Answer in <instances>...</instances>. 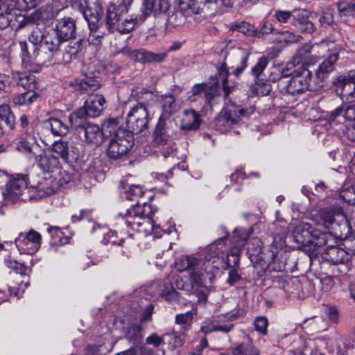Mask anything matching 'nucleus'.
Masks as SVG:
<instances>
[{
    "instance_id": "a878e982",
    "label": "nucleus",
    "mask_w": 355,
    "mask_h": 355,
    "mask_svg": "<svg viewBox=\"0 0 355 355\" xmlns=\"http://www.w3.org/2000/svg\"><path fill=\"white\" fill-rule=\"evenodd\" d=\"M29 189L32 191L35 190L37 195L40 197H44L53 193L56 189L55 184L51 179L44 178L35 186H31Z\"/></svg>"
},
{
    "instance_id": "774afa93",
    "label": "nucleus",
    "mask_w": 355,
    "mask_h": 355,
    "mask_svg": "<svg viewBox=\"0 0 355 355\" xmlns=\"http://www.w3.org/2000/svg\"><path fill=\"white\" fill-rule=\"evenodd\" d=\"M326 314L327 315L329 320L334 322H336L338 319V310L333 306H327L326 308Z\"/></svg>"
},
{
    "instance_id": "09e8293b",
    "label": "nucleus",
    "mask_w": 355,
    "mask_h": 355,
    "mask_svg": "<svg viewBox=\"0 0 355 355\" xmlns=\"http://www.w3.org/2000/svg\"><path fill=\"white\" fill-rule=\"evenodd\" d=\"M241 248H236V246L233 248L227 255V265L230 268H235L239 266V252Z\"/></svg>"
},
{
    "instance_id": "58836bf2",
    "label": "nucleus",
    "mask_w": 355,
    "mask_h": 355,
    "mask_svg": "<svg viewBox=\"0 0 355 355\" xmlns=\"http://www.w3.org/2000/svg\"><path fill=\"white\" fill-rule=\"evenodd\" d=\"M83 15L92 32L96 33L101 28V26H99V18L97 13L93 12L90 9H87L84 11Z\"/></svg>"
},
{
    "instance_id": "6e6552de",
    "label": "nucleus",
    "mask_w": 355,
    "mask_h": 355,
    "mask_svg": "<svg viewBox=\"0 0 355 355\" xmlns=\"http://www.w3.org/2000/svg\"><path fill=\"white\" fill-rule=\"evenodd\" d=\"M133 146V137L126 130H119L117 137H112L109 143L107 155L112 159H119L125 155Z\"/></svg>"
},
{
    "instance_id": "338daca9",
    "label": "nucleus",
    "mask_w": 355,
    "mask_h": 355,
    "mask_svg": "<svg viewBox=\"0 0 355 355\" xmlns=\"http://www.w3.org/2000/svg\"><path fill=\"white\" fill-rule=\"evenodd\" d=\"M12 15L0 12V28H7L12 21Z\"/></svg>"
},
{
    "instance_id": "4be33fe9",
    "label": "nucleus",
    "mask_w": 355,
    "mask_h": 355,
    "mask_svg": "<svg viewBox=\"0 0 355 355\" xmlns=\"http://www.w3.org/2000/svg\"><path fill=\"white\" fill-rule=\"evenodd\" d=\"M35 162H37L38 166L44 171L53 172L60 166V163L58 157L55 155H46L44 153L37 154L34 158Z\"/></svg>"
},
{
    "instance_id": "a211bd4d",
    "label": "nucleus",
    "mask_w": 355,
    "mask_h": 355,
    "mask_svg": "<svg viewBox=\"0 0 355 355\" xmlns=\"http://www.w3.org/2000/svg\"><path fill=\"white\" fill-rule=\"evenodd\" d=\"M15 149L27 155L30 159L35 158L40 150L35 138L30 135H22L15 144Z\"/></svg>"
},
{
    "instance_id": "6ab92c4d",
    "label": "nucleus",
    "mask_w": 355,
    "mask_h": 355,
    "mask_svg": "<svg viewBox=\"0 0 355 355\" xmlns=\"http://www.w3.org/2000/svg\"><path fill=\"white\" fill-rule=\"evenodd\" d=\"M309 223L301 222L293 230V234L296 243L302 245H307L312 241V236H315L318 232H314Z\"/></svg>"
},
{
    "instance_id": "5701e85b",
    "label": "nucleus",
    "mask_w": 355,
    "mask_h": 355,
    "mask_svg": "<svg viewBox=\"0 0 355 355\" xmlns=\"http://www.w3.org/2000/svg\"><path fill=\"white\" fill-rule=\"evenodd\" d=\"M12 77L17 85L27 89V91L34 92V89L36 88L35 77L32 74H27L25 72L13 71Z\"/></svg>"
},
{
    "instance_id": "c85d7f7f",
    "label": "nucleus",
    "mask_w": 355,
    "mask_h": 355,
    "mask_svg": "<svg viewBox=\"0 0 355 355\" xmlns=\"http://www.w3.org/2000/svg\"><path fill=\"white\" fill-rule=\"evenodd\" d=\"M231 350L233 355H259L260 353L250 340L232 347Z\"/></svg>"
},
{
    "instance_id": "37998d69",
    "label": "nucleus",
    "mask_w": 355,
    "mask_h": 355,
    "mask_svg": "<svg viewBox=\"0 0 355 355\" xmlns=\"http://www.w3.org/2000/svg\"><path fill=\"white\" fill-rule=\"evenodd\" d=\"M125 338L134 343H139L142 338L141 328L137 325L130 326L127 329Z\"/></svg>"
},
{
    "instance_id": "f8f14e48",
    "label": "nucleus",
    "mask_w": 355,
    "mask_h": 355,
    "mask_svg": "<svg viewBox=\"0 0 355 355\" xmlns=\"http://www.w3.org/2000/svg\"><path fill=\"white\" fill-rule=\"evenodd\" d=\"M41 240V234L31 230L27 233H20L15 239V245L21 252L32 254L40 248Z\"/></svg>"
},
{
    "instance_id": "e2e57ef3",
    "label": "nucleus",
    "mask_w": 355,
    "mask_h": 355,
    "mask_svg": "<svg viewBox=\"0 0 355 355\" xmlns=\"http://www.w3.org/2000/svg\"><path fill=\"white\" fill-rule=\"evenodd\" d=\"M241 275L238 273L237 269L235 268H230V271L228 272V278H227V283L230 285H234L235 283H236L238 281L241 279Z\"/></svg>"
},
{
    "instance_id": "69168bd1",
    "label": "nucleus",
    "mask_w": 355,
    "mask_h": 355,
    "mask_svg": "<svg viewBox=\"0 0 355 355\" xmlns=\"http://www.w3.org/2000/svg\"><path fill=\"white\" fill-rule=\"evenodd\" d=\"M245 178V174L241 169L236 170L230 176L232 182L234 184H240Z\"/></svg>"
},
{
    "instance_id": "20e7f679",
    "label": "nucleus",
    "mask_w": 355,
    "mask_h": 355,
    "mask_svg": "<svg viewBox=\"0 0 355 355\" xmlns=\"http://www.w3.org/2000/svg\"><path fill=\"white\" fill-rule=\"evenodd\" d=\"M249 53L243 49H236L225 58L224 62L218 69V73L221 78L223 92L227 96L232 92V87L228 85L227 75L229 73L227 63L234 69L233 74L238 77L246 68Z\"/></svg>"
},
{
    "instance_id": "f704fd0d",
    "label": "nucleus",
    "mask_w": 355,
    "mask_h": 355,
    "mask_svg": "<svg viewBox=\"0 0 355 355\" xmlns=\"http://www.w3.org/2000/svg\"><path fill=\"white\" fill-rule=\"evenodd\" d=\"M334 85L336 87V93L345 101V94L352 90L353 87L345 75L338 76L334 82Z\"/></svg>"
},
{
    "instance_id": "4468645a",
    "label": "nucleus",
    "mask_w": 355,
    "mask_h": 355,
    "mask_svg": "<svg viewBox=\"0 0 355 355\" xmlns=\"http://www.w3.org/2000/svg\"><path fill=\"white\" fill-rule=\"evenodd\" d=\"M168 8V0H144L140 13L136 15V20L143 22L151 14L157 15L165 12Z\"/></svg>"
},
{
    "instance_id": "393cba45",
    "label": "nucleus",
    "mask_w": 355,
    "mask_h": 355,
    "mask_svg": "<svg viewBox=\"0 0 355 355\" xmlns=\"http://www.w3.org/2000/svg\"><path fill=\"white\" fill-rule=\"evenodd\" d=\"M46 127L49 128L55 136L64 137L69 132L68 125L61 119L50 118L45 123Z\"/></svg>"
},
{
    "instance_id": "1a4fd4ad",
    "label": "nucleus",
    "mask_w": 355,
    "mask_h": 355,
    "mask_svg": "<svg viewBox=\"0 0 355 355\" xmlns=\"http://www.w3.org/2000/svg\"><path fill=\"white\" fill-rule=\"evenodd\" d=\"M245 113V110L239 106H227L222 110L215 119L216 129L220 132L229 131L232 125L239 123Z\"/></svg>"
},
{
    "instance_id": "8fccbe9b",
    "label": "nucleus",
    "mask_w": 355,
    "mask_h": 355,
    "mask_svg": "<svg viewBox=\"0 0 355 355\" xmlns=\"http://www.w3.org/2000/svg\"><path fill=\"white\" fill-rule=\"evenodd\" d=\"M268 63V59L262 56L259 58L257 63L254 65V67L252 69V73L253 76L256 77V79L258 78L259 76L261 74V73L264 71L266 67H267Z\"/></svg>"
},
{
    "instance_id": "c9c22d12",
    "label": "nucleus",
    "mask_w": 355,
    "mask_h": 355,
    "mask_svg": "<svg viewBox=\"0 0 355 355\" xmlns=\"http://www.w3.org/2000/svg\"><path fill=\"white\" fill-rule=\"evenodd\" d=\"M0 119L5 122L10 130L15 128V117L8 105L2 104L0 105Z\"/></svg>"
},
{
    "instance_id": "bb28decb",
    "label": "nucleus",
    "mask_w": 355,
    "mask_h": 355,
    "mask_svg": "<svg viewBox=\"0 0 355 355\" xmlns=\"http://www.w3.org/2000/svg\"><path fill=\"white\" fill-rule=\"evenodd\" d=\"M200 120L198 114L194 110H188L185 112L180 128L184 130H193L199 128Z\"/></svg>"
},
{
    "instance_id": "f257e3e1",
    "label": "nucleus",
    "mask_w": 355,
    "mask_h": 355,
    "mask_svg": "<svg viewBox=\"0 0 355 355\" xmlns=\"http://www.w3.org/2000/svg\"><path fill=\"white\" fill-rule=\"evenodd\" d=\"M315 225L322 226L331 231L322 232L315 228V236H312L310 245L316 246L334 247L337 245V238L347 239L351 235L352 227L342 208L338 206L321 209L317 214L312 216Z\"/></svg>"
},
{
    "instance_id": "864d4df0",
    "label": "nucleus",
    "mask_w": 355,
    "mask_h": 355,
    "mask_svg": "<svg viewBox=\"0 0 355 355\" xmlns=\"http://www.w3.org/2000/svg\"><path fill=\"white\" fill-rule=\"evenodd\" d=\"M205 97L206 102L210 103L211 101L219 94L218 85H209L207 84L206 89L205 90Z\"/></svg>"
},
{
    "instance_id": "6e6d98bb",
    "label": "nucleus",
    "mask_w": 355,
    "mask_h": 355,
    "mask_svg": "<svg viewBox=\"0 0 355 355\" xmlns=\"http://www.w3.org/2000/svg\"><path fill=\"white\" fill-rule=\"evenodd\" d=\"M206 83H199L194 85L191 91L189 92V94H191L190 96H189V98L191 101H196V96L200 95L202 93L205 92V90L206 89Z\"/></svg>"
},
{
    "instance_id": "473e14b6",
    "label": "nucleus",
    "mask_w": 355,
    "mask_h": 355,
    "mask_svg": "<svg viewBox=\"0 0 355 355\" xmlns=\"http://www.w3.org/2000/svg\"><path fill=\"white\" fill-rule=\"evenodd\" d=\"M85 171L89 175L94 176L98 181L104 178L103 163L99 158L92 159Z\"/></svg>"
},
{
    "instance_id": "c756f323",
    "label": "nucleus",
    "mask_w": 355,
    "mask_h": 355,
    "mask_svg": "<svg viewBox=\"0 0 355 355\" xmlns=\"http://www.w3.org/2000/svg\"><path fill=\"white\" fill-rule=\"evenodd\" d=\"M74 89L80 93H89L98 89L100 87L97 80L86 78L82 80H76L73 83Z\"/></svg>"
},
{
    "instance_id": "c03bdc74",
    "label": "nucleus",
    "mask_w": 355,
    "mask_h": 355,
    "mask_svg": "<svg viewBox=\"0 0 355 355\" xmlns=\"http://www.w3.org/2000/svg\"><path fill=\"white\" fill-rule=\"evenodd\" d=\"M162 296L168 302L176 301L178 297V293L171 283H166L164 285Z\"/></svg>"
},
{
    "instance_id": "72a5a7b5",
    "label": "nucleus",
    "mask_w": 355,
    "mask_h": 355,
    "mask_svg": "<svg viewBox=\"0 0 355 355\" xmlns=\"http://www.w3.org/2000/svg\"><path fill=\"white\" fill-rule=\"evenodd\" d=\"M26 3L18 2L17 0H2L0 2V12L12 15L15 10H23Z\"/></svg>"
},
{
    "instance_id": "2f4dec72",
    "label": "nucleus",
    "mask_w": 355,
    "mask_h": 355,
    "mask_svg": "<svg viewBox=\"0 0 355 355\" xmlns=\"http://www.w3.org/2000/svg\"><path fill=\"white\" fill-rule=\"evenodd\" d=\"M104 138L117 137L119 130H125L119 125V122L116 119H110L105 121L101 128Z\"/></svg>"
},
{
    "instance_id": "4d7b16f0",
    "label": "nucleus",
    "mask_w": 355,
    "mask_h": 355,
    "mask_svg": "<svg viewBox=\"0 0 355 355\" xmlns=\"http://www.w3.org/2000/svg\"><path fill=\"white\" fill-rule=\"evenodd\" d=\"M301 39L302 37L300 35L286 31L282 33L280 40L287 43H294L300 42Z\"/></svg>"
},
{
    "instance_id": "412c9836",
    "label": "nucleus",
    "mask_w": 355,
    "mask_h": 355,
    "mask_svg": "<svg viewBox=\"0 0 355 355\" xmlns=\"http://www.w3.org/2000/svg\"><path fill=\"white\" fill-rule=\"evenodd\" d=\"M167 53H155L144 49H138L136 61L142 64L159 63L164 60Z\"/></svg>"
},
{
    "instance_id": "5fc2aeb1",
    "label": "nucleus",
    "mask_w": 355,
    "mask_h": 355,
    "mask_svg": "<svg viewBox=\"0 0 355 355\" xmlns=\"http://www.w3.org/2000/svg\"><path fill=\"white\" fill-rule=\"evenodd\" d=\"M254 324L255 329L259 333L265 335L267 333L268 320L265 317H257L254 321Z\"/></svg>"
},
{
    "instance_id": "39448f33",
    "label": "nucleus",
    "mask_w": 355,
    "mask_h": 355,
    "mask_svg": "<svg viewBox=\"0 0 355 355\" xmlns=\"http://www.w3.org/2000/svg\"><path fill=\"white\" fill-rule=\"evenodd\" d=\"M288 75V69H284L282 77L278 80V88L281 93L295 95L303 93L308 89H315L310 85L311 73L309 70L303 69L290 79H287Z\"/></svg>"
},
{
    "instance_id": "7c9ffc66",
    "label": "nucleus",
    "mask_w": 355,
    "mask_h": 355,
    "mask_svg": "<svg viewBox=\"0 0 355 355\" xmlns=\"http://www.w3.org/2000/svg\"><path fill=\"white\" fill-rule=\"evenodd\" d=\"M162 114L160 116L166 120L176 111L175 98L172 95H164L161 98Z\"/></svg>"
},
{
    "instance_id": "e433bc0d",
    "label": "nucleus",
    "mask_w": 355,
    "mask_h": 355,
    "mask_svg": "<svg viewBox=\"0 0 355 355\" xmlns=\"http://www.w3.org/2000/svg\"><path fill=\"white\" fill-rule=\"evenodd\" d=\"M272 89L270 84L263 79H256L254 85L251 86L252 93L257 96H267Z\"/></svg>"
},
{
    "instance_id": "0e129e2a",
    "label": "nucleus",
    "mask_w": 355,
    "mask_h": 355,
    "mask_svg": "<svg viewBox=\"0 0 355 355\" xmlns=\"http://www.w3.org/2000/svg\"><path fill=\"white\" fill-rule=\"evenodd\" d=\"M127 191L129 195L135 198H141L144 194V190L139 185H131Z\"/></svg>"
},
{
    "instance_id": "0eeeda50",
    "label": "nucleus",
    "mask_w": 355,
    "mask_h": 355,
    "mask_svg": "<svg viewBox=\"0 0 355 355\" xmlns=\"http://www.w3.org/2000/svg\"><path fill=\"white\" fill-rule=\"evenodd\" d=\"M149 114L146 107L142 103H137L128 112L126 117V124L129 132L132 134H139L148 129Z\"/></svg>"
},
{
    "instance_id": "423d86ee",
    "label": "nucleus",
    "mask_w": 355,
    "mask_h": 355,
    "mask_svg": "<svg viewBox=\"0 0 355 355\" xmlns=\"http://www.w3.org/2000/svg\"><path fill=\"white\" fill-rule=\"evenodd\" d=\"M219 259L218 255L210 257L207 255L205 261H202L191 256H185L181 258L180 264L181 270H191V276L196 283L200 284L202 282V271L205 272H211L212 268L216 266L214 265Z\"/></svg>"
},
{
    "instance_id": "aec40b11",
    "label": "nucleus",
    "mask_w": 355,
    "mask_h": 355,
    "mask_svg": "<svg viewBox=\"0 0 355 355\" xmlns=\"http://www.w3.org/2000/svg\"><path fill=\"white\" fill-rule=\"evenodd\" d=\"M168 120L159 116L153 132V142L157 145H166L169 139Z\"/></svg>"
},
{
    "instance_id": "7ed1b4c3",
    "label": "nucleus",
    "mask_w": 355,
    "mask_h": 355,
    "mask_svg": "<svg viewBox=\"0 0 355 355\" xmlns=\"http://www.w3.org/2000/svg\"><path fill=\"white\" fill-rule=\"evenodd\" d=\"M150 209V207L146 202H137L124 213H119L118 217L132 230L148 233L153 230V221L148 217Z\"/></svg>"
},
{
    "instance_id": "ea45409f",
    "label": "nucleus",
    "mask_w": 355,
    "mask_h": 355,
    "mask_svg": "<svg viewBox=\"0 0 355 355\" xmlns=\"http://www.w3.org/2000/svg\"><path fill=\"white\" fill-rule=\"evenodd\" d=\"M35 98H37V95L34 92L27 91L15 96L12 102L17 105H27L32 103Z\"/></svg>"
},
{
    "instance_id": "4c0bfd02",
    "label": "nucleus",
    "mask_w": 355,
    "mask_h": 355,
    "mask_svg": "<svg viewBox=\"0 0 355 355\" xmlns=\"http://www.w3.org/2000/svg\"><path fill=\"white\" fill-rule=\"evenodd\" d=\"M337 8L340 16H355V1H339L337 3Z\"/></svg>"
},
{
    "instance_id": "b1692460",
    "label": "nucleus",
    "mask_w": 355,
    "mask_h": 355,
    "mask_svg": "<svg viewBox=\"0 0 355 355\" xmlns=\"http://www.w3.org/2000/svg\"><path fill=\"white\" fill-rule=\"evenodd\" d=\"M324 254L325 259L335 265L344 263L347 260L345 251L337 245L326 248Z\"/></svg>"
},
{
    "instance_id": "bf43d9fd",
    "label": "nucleus",
    "mask_w": 355,
    "mask_h": 355,
    "mask_svg": "<svg viewBox=\"0 0 355 355\" xmlns=\"http://www.w3.org/2000/svg\"><path fill=\"white\" fill-rule=\"evenodd\" d=\"M20 48L22 52L21 58H22V62L25 65V68L28 69V71H31L32 69L30 68L29 64H28V46L27 43L26 42H20L19 43Z\"/></svg>"
},
{
    "instance_id": "9d476101",
    "label": "nucleus",
    "mask_w": 355,
    "mask_h": 355,
    "mask_svg": "<svg viewBox=\"0 0 355 355\" xmlns=\"http://www.w3.org/2000/svg\"><path fill=\"white\" fill-rule=\"evenodd\" d=\"M105 99L101 94H91L85 102L83 110L80 109L76 114H71L69 121L73 123V119L76 117H83V113L89 117L98 116L104 109Z\"/></svg>"
},
{
    "instance_id": "603ef678",
    "label": "nucleus",
    "mask_w": 355,
    "mask_h": 355,
    "mask_svg": "<svg viewBox=\"0 0 355 355\" xmlns=\"http://www.w3.org/2000/svg\"><path fill=\"white\" fill-rule=\"evenodd\" d=\"M292 15L293 12L291 11L282 10H275L273 15L275 19L282 24L288 23Z\"/></svg>"
},
{
    "instance_id": "de8ad7c7",
    "label": "nucleus",
    "mask_w": 355,
    "mask_h": 355,
    "mask_svg": "<svg viewBox=\"0 0 355 355\" xmlns=\"http://www.w3.org/2000/svg\"><path fill=\"white\" fill-rule=\"evenodd\" d=\"M137 23H141L139 21L136 20V17L135 19H125L121 23L118 24L116 26V29L121 33H128L131 31L135 24Z\"/></svg>"
},
{
    "instance_id": "9b49d317",
    "label": "nucleus",
    "mask_w": 355,
    "mask_h": 355,
    "mask_svg": "<svg viewBox=\"0 0 355 355\" xmlns=\"http://www.w3.org/2000/svg\"><path fill=\"white\" fill-rule=\"evenodd\" d=\"M27 176L15 174L12 176L3 193L4 200L8 202L14 203L21 198L23 192L27 189Z\"/></svg>"
},
{
    "instance_id": "2eb2a0df",
    "label": "nucleus",
    "mask_w": 355,
    "mask_h": 355,
    "mask_svg": "<svg viewBox=\"0 0 355 355\" xmlns=\"http://www.w3.org/2000/svg\"><path fill=\"white\" fill-rule=\"evenodd\" d=\"M52 151L60 156L65 162H73L79 158L78 148L65 140H58L53 142L51 146Z\"/></svg>"
},
{
    "instance_id": "f03ea898",
    "label": "nucleus",
    "mask_w": 355,
    "mask_h": 355,
    "mask_svg": "<svg viewBox=\"0 0 355 355\" xmlns=\"http://www.w3.org/2000/svg\"><path fill=\"white\" fill-rule=\"evenodd\" d=\"M330 51H331V52L329 53L327 58L319 64L315 73L317 78L322 82L334 70L335 64L339 59V51L338 48L334 46V43L322 42L312 46L306 44L297 51L296 56L299 58L298 62H304L306 56L313 51L324 53Z\"/></svg>"
},
{
    "instance_id": "dca6fc26",
    "label": "nucleus",
    "mask_w": 355,
    "mask_h": 355,
    "mask_svg": "<svg viewBox=\"0 0 355 355\" xmlns=\"http://www.w3.org/2000/svg\"><path fill=\"white\" fill-rule=\"evenodd\" d=\"M78 134L83 141L95 146L101 145L105 139L101 128L92 123H87L80 127Z\"/></svg>"
},
{
    "instance_id": "a19ab883",
    "label": "nucleus",
    "mask_w": 355,
    "mask_h": 355,
    "mask_svg": "<svg viewBox=\"0 0 355 355\" xmlns=\"http://www.w3.org/2000/svg\"><path fill=\"white\" fill-rule=\"evenodd\" d=\"M185 17L180 10L171 11L168 14L167 23L172 26H178L184 24Z\"/></svg>"
},
{
    "instance_id": "79ce46f5",
    "label": "nucleus",
    "mask_w": 355,
    "mask_h": 355,
    "mask_svg": "<svg viewBox=\"0 0 355 355\" xmlns=\"http://www.w3.org/2000/svg\"><path fill=\"white\" fill-rule=\"evenodd\" d=\"M249 238V233L244 229H236L234 232V241L236 248H243L247 239Z\"/></svg>"
},
{
    "instance_id": "49530a36",
    "label": "nucleus",
    "mask_w": 355,
    "mask_h": 355,
    "mask_svg": "<svg viewBox=\"0 0 355 355\" xmlns=\"http://www.w3.org/2000/svg\"><path fill=\"white\" fill-rule=\"evenodd\" d=\"M80 42L81 40H79L76 42L73 46H67V48L65 50V53L63 54V62L69 63L72 60L73 58L76 56L79 50Z\"/></svg>"
},
{
    "instance_id": "3c124183",
    "label": "nucleus",
    "mask_w": 355,
    "mask_h": 355,
    "mask_svg": "<svg viewBox=\"0 0 355 355\" xmlns=\"http://www.w3.org/2000/svg\"><path fill=\"white\" fill-rule=\"evenodd\" d=\"M295 26H296L302 31L309 33L313 32L315 30L314 24L305 18H303L300 20H297L295 23Z\"/></svg>"
},
{
    "instance_id": "680f3d73",
    "label": "nucleus",
    "mask_w": 355,
    "mask_h": 355,
    "mask_svg": "<svg viewBox=\"0 0 355 355\" xmlns=\"http://www.w3.org/2000/svg\"><path fill=\"white\" fill-rule=\"evenodd\" d=\"M343 117L347 121H355V103L351 105L344 107Z\"/></svg>"
},
{
    "instance_id": "a18cd8bd",
    "label": "nucleus",
    "mask_w": 355,
    "mask_h": 355,
    "mask_svg": "<svg viewBox=\"0 0 355 355\" xmlns=\"http://www.w3.org/2000/svg\"><path fill=\"white\" fill-rule=\"evenodd\" d=\"M193 319V314L191 311L175 315V322L182 326V329L187 330L189 328Z\"/></svg>"
},
{
    "instance_id": "ddd939ff",
    "label": "nucleus",
    "mask_w": 355,
    "mask_h": 355,
    "mask_svg": "<svg viewBox=\"0 0 355 355\" xmlns=\"http://www.w3.org/2000/svg\"><path fill=\"white\" fill-rule=\"evenodd\" d=\"M133 0H122L118 6L110 4L107 10L105 26L108 31H111L119 24L123 15L128 11Z\"/></svg>"
},
{
    "instance_id": "cd10ccee",
    "label": "nucleus",
    "mask_w": 355,
    "mask_h": 355,
    "mask_svg": "<svg viewBox=\"0 0 355 355\" xmlns=\"http://www.w3.org/2000/svg\"><path fill=\"white\" fill-rule=\"evenodd\" d=\"M63 42L64 41L54 31L47 33L44 38L45 47L52 53V57L59 51L60 44ZM51 61H53V58Z\"/></svg>"
},
{
    "instance_id": "052dcab7",
    "label": "nucleus",
    "mask_w": 355,
    "mask_h": 355,
    "mask_svg": "<svg viewBox=\"0 0 355 355\" xmlns=\"http://www.w3.org/2000/svg\"><path fill=\"white\" fill-rule=\"evenodd\" d=\"M146 344L152 345L155 347H157L164 343L163 338L159 336L156 333H154L149 336L146 338Z\"/></svg>"
},
{
    "instance_id": "f3484780",
    "label": "nucleus",
    "mask_w": 355,
    "mask_h": 355,
    "mask_svg": "<svg viewBox=\"0 0 355 355\" xmlns=\"http://www.w3.org/2000/svg\"><path fill=\"white\" fill-rule=\"evenodd\" d=\"M54 31L64 42L76 37V23L74 19L64 17L56 20Z\"/></svg>"
},
{
    "instance_id": "13d9d810",
    "label": "nucleus",
    "mask_w": 355,
    "mask_h": 355,
    "mask_svg": "<svg viewBox=\"0 0 355 355\" xmlns=\"http://www.w3.org/2000/svg\"><path fill=\"white\" fill-rule=\"evenodd\" d=\"M44 36L39 28H35L32 31L28 39L31 43L37 44L44 40Z\"/></svg>"
}]
</instances>
